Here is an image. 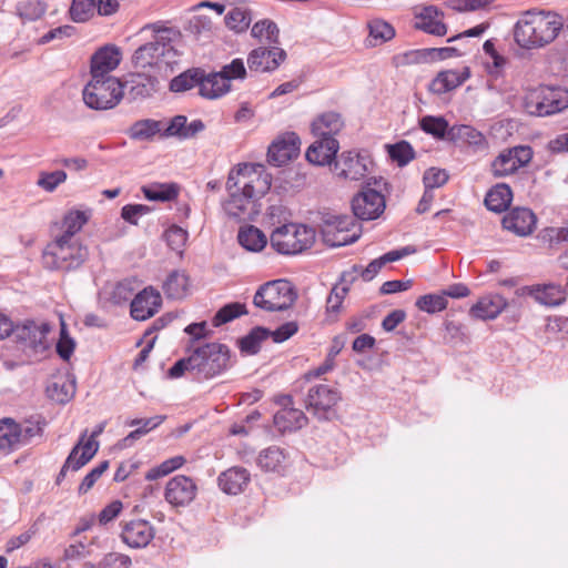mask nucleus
<instances>
[{
    "mask_svg": "<svg viewBox=\"0 0 568 568\" xmlns=\"http://www.w3.org/2000/svg\"><path fill=\"white\" fill-rule=\"evenodd\" d=\"M342 400L339 389L329 384L312 386L305 398V407L318 419H328L336 405Z\"/></svg>",
    "mask_w": 568,
    "mask_h": 568,
    "instance_id": "obj_13",
    "label": "nucleus"
},
{
    "mask_svg": "<svg viewBox=\"0 0 568 568\" xmlns=\"http://www.w3.org/2000/svg\"><path fill=\"white\" fill-rule=\"evenodd\" d=\"M415 27L427 33L434 36H445L447 32L446 26L442 21V13L436 7H424L415 14Z\"/></svg>",
    "mask_w": 568,
    "mask_h": 568,
    "instance_id": "obj_30",
    "label": "nucleus"
},
{
    "mask_svg": "<svg viewBox=\"0 0 568 568\" xmlns=\"http://www.w3.org/2000/svg\"><path fill=\"white\" fill-rule=\"evenodd\" d=\"M90 217L91 210H70L63 217L62 234L60 236L75 239L74 235L82 230Z\"/></svg>",
    "mask_w": 568,
    "mask_h": 568,
    "instance_id": "obj_36",
    "label": "nucleus"
},
{
    "mask_svg": "<svg viewBox=\"0 0 568 568\" xmlns=\"http://www.w3.org/2000/svg\"><path fill=\"white\" fill-rule=\"evenodd\" d=\"M200 94L210 100L219 99L231 90V83L221 72L205 74L202 70Z\"/></svg>",
    "mask_w": 568,
    "mask_h": 568,
    "instance_id": "obj_32",
    "label": "nucleus"
},
{
    "mask_svg": "<svg viewBox=\"0 0 568 568\" xmlns=\"http://www.w3.org/2000/svg\"><path fill=\"white\" fill-rule=\"evenodd\" d=\"M158 80L155 77L144 73L131 74L130 78L122 83L123 91L126 90L128 95L132 100L144 99L150 97L158 89Z\"/></svg>",
    "mask_w": 568,
    "mask_h": 568,
    "instance_id": "obj_28",
    "label": "nucleus"
},
{
    "mask_svg": "<svg viewBox=\"0 0 568 568\" xmlns=\"http://www.w3.org/2000/svg\"><path fill=\"white\" fill-rule=\"evenodd\" d=\"M372 161L365 153L357 151H344L336 154L332 171L337 179L345 181H358L366 176Z\"/></svg>",
    "mask_w": 568,
    "mask_h": 568,
    "instance_id": "obj_14",
    "label": "nucleus"
},
{
    "mask_svg": "<svg viewBox=\"0 0 568 568\" xmlns=\"http://www.w3.org/2000/svg\"><path fill=\"white\" fill-rule=\"evenodd\" d=\"M257 465L264 471L281 474L287 466V455L281 447L271 446L258 454Z\"/></svg>",
    "mask_w": 568,
    "mask_h": 568,
    "instance_id": "obj_33",
    "label": "nucleus"
},
{
    "mask_svg": "<svg viewBox=\"0 0 568 568\" xmlns=\"http://www.w3.org/2000/svg\"><path fill=\"white\" fill-rule=\"evenodd\" d=\"M75 342L69 335L65 323L61 321L60 338L57 343V352L61 358L68 361L73 354Z\"/></svg>",
    "mask_w": 568,
    "mask_h": 568,
    "instance_id": "obj_57",
    "label": "nucleus"
},
{
    "mask_svg": "<svg viewBox=\"0 0 568 568\" xmlns=\"http://www.w3.org/2000/svg\"><path fill=\"white\" fill-rule=\"evenodd\" d=\"M197 486L194 480L185 475H176L165 485L164 498L174 507H185L196 497Z\"/></svg>",
    "mask_w": 568,
    "mask_h": 568,
    "instance_id": "obj_17",
    "label": "nucleus"
},
{
    "mask_svg": "<svg viewBox=\"0 0 568 568\" xmlns=\"http://www.w3.org/2000/svg\"><path fill=\"white\" fill-rule=\"evenodd\" d=\"M270 336V331L264 327H255L250 334L240 341L241 351L246 354H256L261 343Z\"/></svg>",
    "mask_w": 568,
    "mask_h": 568,
    "instance_id": "obj_47",
    "label": "nucleus"
},
{
    "mask_svg": "<svg viewBox=\"0 0 568 568\" xmlns=\"http://www.w3.org/2000/svg\"><path fill=\"white\" fill-rule=\"evenodd\" d=\"M150 212V207L143 204H128L121 210V216L130 224L136 225L139 217Z\"/></svg>",
    "mask_w": 568,
    "mask_h": 568,
    "instance_id": "obj_63",
    "label": "nucleus"
},
{
    "mask_svg": "<svg viewBox=\"0 0 568 568\" xmlns=\"http://www.w3.org/2000/svg\"><path fill=\"white\" fill-rule=\"evenodd\" d=\"M155 529L145 519H133L124 523L121 538L130 548H145L154 538Z\"/></svg>",
    "mask_w": 568,
    "mask_h": 568,
    "instance_id": "obj_19",
    "label": "nucleus"
},
{
    "mask_svg": "<svg viewBox=\"0 0 568 568\" xmlns=\"http://www.w3.org/2000/svg\"><path fill=\"white\" fill-rule=\"evenodd\" d=\"M356 216L339 214L324 219L322 234L329 246H344L354 243L361 236V225Z\"/></svg>",
    "mask_w": 568,
    "mask_h": 568,
    "instance_id": "obj_11",
    "label": "nucleus"
},
{
    "mask_svg": "<svg viewBox=\"0 0 568 568\" xmlns=\"http://www.w3.org/2000/svg\"><path fill=\"white\" fill-rule=\"evenodd\" d=\"M193 372L203 378H212L229 366L230 351L225 345L210 343L194 348L191 354Z\"/></svg>",
    "mask_w": 568,
    "mask_h": 568,
    "instance_id": "obj_8",
    "label": "nucleus"
},
{
    "mask_svg": "<svg viewBox=\"0 0 568 568\" xmlns=\"http://www.w3.org/2000/svg\"><path fill=\"white\" fill-rule=\"evenodd\" d=\"M131 558L120 552H109L100 561V568H130Z\"/></svg>",
    "mask_w": 568,
    "mask_h": 568,
    "instance_id": "obj_62",
    "label": "nucleus"
},
{
    "mask_svg": "<svg viewBox=\"0 0 568 568\" xmlns=\"http://www.w3.org/2000/svg\"><path fill=\"white\" fill-rule=\"evenodd\" d=\"M237 240L245 250L251 252H260L267 244L266 235L253 225L241 229Z\"/></svg>",
    "mask_w": 568,
    "mask_h": 568,
    "instance_id": "obj_40",
    "label": "nucleus"
},
{
    "mask_svg": "<svg viewBox=\"0 0 568 568\" xmlns=\"http://www.w3.org/2000/svg\"><path fill=\"white\" fill-rule=\"evenodd\" d=\"M508 307L507 300L498 294L490 293L481 296L469 310V315L481 321L495 320Z\"/></svg>",
    "mask_w": 568,
    "mask_h": 568,
    "instance_id": "obj_23",
    "label": "nucleus"
},
{
    "mask_svg": "<svg viewBox=\"0 0 568 568\" xmlns=\"http://www.w3.org/2000/svg\"><path fill=\"white\" fill-rule=\"evenodd\" d=\"M419 125L423 131L437 139H443L448 130V122L443 116L426 115L420 119Z\"/></svg>",
    "mask_w": 568,
    "mask_h": 568,
    "instance_id": "obj_52",
    "label": "nucleus"
},
{
    "mask_svg": "<svg viewBox=\"0 0 568 568\" xmlns=\"http://www.w3.org/2000/svg\"><path fill=\"white\" fill-rule=\"evenodd\" d=\"M511 200L510 187L507 184H497L487 193L485 204L489 211L500 213L509 206Z\"/></svg>",
    "mask_w": 568,
    "mask_h": 568,
    "instance_id": "obj_37",
    "label": "nucleus"
},
{
    "mask_svg": "<svg viewBox=\"0 0 568 568\" xmlns=\"http://www.w3.org/2000/svg\"><path fill=\"white\" fill-rule=\"evenodd\" d=\"M162 297L153 287H145L131 301V315L136 321L152 317L161 307Z\"/></svg>",
    "mask_w": 568,
    "mask_h": 568,
    "instance_id": "obj_22",
    "label": "nucleus"
},
{
    "mask_svg": "<svg viewBox=\"0 0 568 568\" xmlns=\"http://www.w3.org/2000/svg\"><path fill=\"white\" fill-rule=\"evenodd\" d=\"M189 277L184 272L173 271L163 283L164 294L172 300H181L186 296Z\"/></svg>",
    "mask_w": 568,
    "mask_h": 568,
    "instance_id": "obj_39",
    "label": "nucleus"
},
{
    "mask_svg": "<svg viewBox=\"0 0 568 568\" xmlns=\"http://www.w3.org/2000/svg\"><path fill=\"white\" fill-rule=\"evenodd\" d=\"M161 131V122L155 120H140L130 128V136L134 140H149Z\"/></svg>",
    "mask_w": 568,
    "mask_h": 568,
    "instance_id": "obj_45",
    "label": "nucleus"
},
{
    "mask_svg": "<svg viewBox=\"0 0 568 568\" xmlns=\"http://www.w3.org/2000/svg\"><path fill=\"white\" fill-rule=\"evenodd\" d=\"M88 257V250L77 239L58 236L48 244L42 260L49 270L69 271L79 267Z\"/></svg>",
    "mask_w": 568,
    "mask_h": 568,
    "instance_id": "obj_3",
    "label": "nucleus"
},
{
    "mask_svg": "<svg viewBox=\"0 0 568 568\" xmlns=\"http://www.w3.org/2000/svg\"><path fill=\"white\" fill-rule=\"evenodd\" d=\"M84 104L92 110H109L123 98V84L118 78L91 77L82 91Z\"/></svg>",
    "mask_w": 568,
    "mask_h": 568,
    "instance_id": "obj_6",
    "label": "nucleus"
},
{
    "mask_svg": "<svg viewBox=\"0 0 568 568\" xmlns=\"http://www.w3.org/2000/svg\"><path fill=\"white\" fill-rule=\"evenodd\" d=\"M142 192L150 201L166 202L175 199L179 190L174 184H151L143 186Z\"/></svg>",
    "mask_w": 568,
    "mask_h": 568,
    "instance_id": "obj_43",
    "label": "nucleus"
},
{
    "mask_svg": "<svg viewBox=\"0 0 568 568\" xmlns=\"http://www.w3.org/2000/svg\"><path fill=\"white\" fill-rule=\"evenodd\" d=\"M105 427V423H101L97 425L95 429L88 436V430L85 429L78 444L70 452L64 465L61 468V471L58 476V483L61 477L65 476V473L71 469L73 471L79 470L85 464H88L97 454L99 449V442L97 437L100 436Z\"/></svg>",
    "mask_w": 568,
    "mask_h": 568,
    "instance_id": "obj_12",
    "label": "nucleus"
},
{
    "mask_svg": "<svg viewBox=\"0 0 568 568\" xmlns=\"http://www.w3.org/2000/svg\"><path fill=\"white\" fill-rule=\"evenodd\" d=\"M535 291V301L545 306H558L566 301L565 290L560 285H536Z\"/></svg>",
    "mask_w": 568,
    "mask_h": 568,
    "instance_id": "obj_38",
    "label": "nucleus"
},
{
    "mask_svg": "<svg viewBox=\"0 0 568 568\" xmlns=\"http://www.w3.org/2000/svg\"><path fill=\"white\" fill-rule=\"evenodd\" d=\"M75 378L69 373L58 374L51 378L47 386L48 396L59 403L70 402L75 394Z\"/></svg>",
    "mask_w": 568,
    "mask_h": 568,
    "instance_id": "obj_27",
    "label": "nucleus"
},
{
    "mask_svg": "<svg viewBox=\"0 0 568 568\" xmlns=\"http://www.w3.org/2000/svg\"><path fill=\"white\" fill-rule=\"evenodd\" d=\"M122 59V53L116 45L106 44L100 48L91 58V77L113 78L110 73L116 69Z\"/></svg>",
    "mask_w": 568,
    "mask_h": 568,
    "instance_id": "obj_21",
    "label": "nucleus"
},
{
    "mask_svg": "<svg viewBox=\"0 0 568 568\" xmlns=\"http://www.w3.org/2000/svg\"><path fill=\"white\" fill-rule=\"evenodd\" d=\"M45 420L40 415H34L17 423L12 418L0 420V449L16 450L41 436Z\"/></svg>",
    "mask_w": 568,
    "mask_h": 568,
    "instance_id": "obj_4",
    "label": "nucleus"
},
{
    "mask_svg": "<svg viewBox=\"0 0 568 568\" xmlns=\"http://www.w3.org/2000/svg\"><path fill=\"white\" fill-rule=\"evenodd\" d=\"M49 328L47 324H37L34 322H26L24 324L17 326L13 331L17 338L27 343L31 347L42 345Z\"/></svg>",
    "mask_w": 568,
    "mask_h": 568,
    "instance_id": "obj_35",
    "label": "nucleus"
},
{
    "mask_svg": "<svg viewBox=\"0 0 568 568\" xmlns=\"http://www.w3.org/2000/svg\"><path fill=\"white\" fill-rule=\"evenodd\" d=\"M250 479V473L245 468L231 467L220 474L217 483L225 494L237 495L248 485Z\"/></svg>",
    "mask_w": 568,
    "mask_h": 568,
    "instance_id": "obj_29",
    "label": "nucleus"
},
{
    "mask_svg": "<svg viewBox=\"0 0 568 568\" xmlns=\"http://www.w3.org/2000/svg\"><path fill=\"white\" fill-rule=\"evenodd\" d=\"M285 58V51L278 47H258L250 52L247 64L251 71L270 72L277 69Z\"/></svg>",
    "mask_w": 568,
    "mask_h": 568,
    "instance_id": "obj_20",
    "label": "nucleus"
},
{
    "mask_svg": "<svg viewBox=\"0 0 568 568\" xmlns=\"http://www.w3.org/2000/svg\"><path fill=\"white\" fill-rule=\"evenodd\" d=\"M283 408L274 416V423L281 432H294L307 424V417L297 408L288 407L291 397L283 398Z\"/></svg>",
    "mask_w": 568,
    "mask_h": 568,
    "instance_id": "obj_26",
    "label": "nucleus"
},
{
    "mask_svg": "<svg viewBox=\"0 0 568 568\" xmlns=\"http://www.w3.org/2000/svg\"><path fill=\"white\" fill-rule=\"evenodd\" d=\"M468 77V71L459 72L456 70H446L439 72L430 82L429 90L436 94L446 93L463 84Z\"/></svg>",
    "mask_w": 568,
    "mask_h": 568,
    "instance_id": "obj_34",
    "label": "nucleus"
},
{
    "mask_svg": "<svg viewBox=\"0 0 568 568\" xmlns=\"http://www.w3.org/2000/svg\"><path fill=\"white\" fill-rule=\"evenodd\" d=\"M448 180V174L445 170L430 168L423 176L424 185L426 190H433L444 185Z\"/></svg>",
    "mask_w": 568,
    "mask_h": 568,
    "instance_id": "obj_60",
    "label": "nucleus"
},
{
    "mask_svg": "<svg viewBox=\"0 0 568 568\" xmlns=\"http://www.w3.org/2000/svg\"><path fill=\"white\" fill-rule=\"evenodd\" d=\"M301 141L294 132H288L276 139L268 148L267 161L274 166H282L297 156Z\"/></svg>",
    "mask_w": 568,
    "mask_h": 568,
    "instance_id": "obj_18",
    "label": "nucleus"
},
{
    "mask_svg": "<svg viewBox=\"0 0 568 568\" xmlns=\"http://www.w3.org/2000/svg\"><path fill=\"white\" fill-rule=\"evenodd\" d=\"M272 176L261 164H239L229 173V197L223 204L227 216L237 221L252 220L258 214L257 202L271 189Z\"/></svg>",
    "mask_w": 568,
    "mask_h": 568,
    "instance_id": "obj_1",
    "label": "nucleus"
},
{
    "mask_svg": "<svg viewBox=\"0 0 568 568\" xmlns=\"http://www.w3.org/2000/svg\"><path fill=\"white\" fill-rule=\"evenodd\" d=\"M186 459L182 455H178L174 457H171L164 462H162L160 465L149 469L145 474L146 480H156L161 477H164L172 471L181 468L185 464Z\"/></svg>",
    "mask_w": 568,
    "mask_h": 568,
    "instance_id": "obj_44",
    "label": "nucleus"
},
{
    "mask_svg": "<svg viewBox=\"0 0 568 568\" xmlns=\"http://www.w3.org/2000/svg\"><path fill=\"white\" fill-rule=\"evenodd\" d=\"M565 26L564 18L555 11L529 10L514 26V40L523 49H541L552 43Z\"/></svg>",
    "mask_w": 568,
    "mask_h": 568,
    "instance_id": "obj_2",
    "label": "nucleus"
},
{
    "mask_svg": "<svg viewBox=\"0 0 568 568\" xmlns=\"http://www.w3.org/2000/svg\"><path fill=\"white\" fill-rule=\"evenodd\" d=\"M568 108V89L561 87H539L526 99L530 114L547 116Z\"/></svg>",
    "mask_w": 568,
    "mask_h": 568,
    "instance_id": "obj_10",
    "label": "nucleus"
},
{
    "mask_svg": "<svg viewBox=\"0 0 568 568\" xmlns=\"http://www.w3.org/2000/svg\"><path fill=\"white\" fill-rule=\"evenodd\" d=\"M67 180V173L62 170L53 172H41L37 185L47 192H53Z\"/></svg>",
    "mask_w": 568,
    "mask_h": 568,
    "instance_id": "obj_55",
    "label": "nucleus"
},
{
    "mask_svg": "<svg viewBox=\"0 0 568 568\" xmlns=\"http://www.w3.org/2000/svg\"><path fill=\"white\" fill-rule=\"evenodd\" d=\"M245 305L241 303H231L225 306H223L213 317V325L220 326L222 324H225L236 317H239L242 314H245Z\"/></svg>",
    "mask_w": 568,
    "mask_h": 568,
    "instance_id": "obj_54",
    "label": "nucleus"
},
{
    "mask_svg": "<svg viewBox=\"0 0 568 568\" xmlns=\"http://www.w3.org/2000/svg\"><path fill=\"white\" fill-rule=\"evenodd\" d=\"M231 83V80L244 79L246 69L242 59H234L231 63L224 65L220 71Z\"/></svg>",
    "mask_w": 568,
    "mask_h": 568,
    "instance_id": "obj_64",
    "label": "nucleus"
},
{
    "mask_svg": "<svg viewBox=\"0 0 568 568\" xmlns=\"http://www.w3.org/2000/svg\"><path fill=\"white\" fill-rule=\"evenodd\" d=\"M416 306L420 311L433 314L447 307V298L444 294H427L416 301Z\"/></svg>",
    "mask_w": 568,
    "mask_h": 568,
    "instance_id": "obj_53",
    "label": "nucleus"
},
{
    "mask_svg": "<svg viewBox=\"0 0 568 568\" xmlns=\"http://www.w3.org/2000/svg\"><path fill=\"white\" fill-rule=\"evenodd\" d=\"M45 4L40 0H24L18 3L17 12L23 20L34 21L45 12Z\"/></svg>",
    "mask_w": 568,
    "mask_h": 568,
    "instance_id": "obj_50",
    "label": "nucleus"
},
{
    "mask_svg": "<svg viewBox=\"0 0 568 568\" xmlns=\"http://www.w3.org/2000/svg\"><path fill=\"white\" fill-rule=\"evenodd\" d=\"M296 300L293 285L286 280H274L258 287L253 304L266 312H277L290 308Z\"/></svg>",
    "mask_w": 568,
    "mask_h": 568,
    "instance_id": "obj_7",
    "label": "nucleus"
},
{
    "mask_svg": "<svg viewBox=\"0 0 568 568\" xmlns=\"http://www.w3.org/2000/svg\"><path fill=\"white\" fill-rule=\"evenodd\" d=\"M369 28V37L372 40H374V44L384 43L395 36V30L392 24L388 22L381 20V19H374L368 24Z\"/></svg>",
    "mask_w": 568,
    "mask_h": 568,
    "instance_id": "obj_49",
    "label": "nucleus"
},
{
    "mask_svg": "<svg viewBox=\"0 0 568 568\" xmlns=\"http://www.w3.org/2000/svg\"><path fill=\"white\" fill-rule=\"evenodd\" d=\"M271 246L278 253L294 255L310 248L315 242V230L304 224L288 223L275 229Z\"/></svg>",
    "mask_w": 568,
    "mask_h": 568,
    "instance_id": "obj_5",
    "label": "nucleus"
},
{
    "mask_svg": "<svg viewBox=\"0 0 568 568\" xmlns=\"http://www.w3.org/2000/svg\"><path fill=\"white\" fill-rule=\"evenodd\" d=\"M278 28L271 20L256 22L251 30V34L260 40H266L270 43H276L278 40Z\"/></svg>",
    "mask_w": 568,
    "mask_h": 568,
    "instance_id": "obj_51",
    "label": "nucleus"
},
{
    "mask_svg": "<svg viewBox=\"0 0 568 568\" xmlns=\"http://www.w3.org/2000/svg\"><path fill=\"white\" fill-rule=\"evenodd\" d=\"M339 149L336 139L316 138L306 151V159L310 163L324 166L332 164Z\"/></svg>",
    "mask_w": 568,
    "mask_h": 568,
    "instance_id": "obj_25",
    "label": "nucleus"
},
{
    "mask_svg": "<svg viewBox=\"0 0 568 568\" xmlns=\"http://www.w3.org/2000/svg\"><path fill=\"white\" fill-rule=\"evenodd\" d=\"M164 40L165 37H161V40L156 39L138 48L132 57L134 67L140 69L153 68L161 72L176 63V50Z\"/></svg>",
    "mask_w": 568,
    "mask_h": 568,
    "instance_id": "obj_9",
    "label": "nucleus"
},
{
    "mask_svg": "<svg viewBox=\"0 0 568 568\" xmlns=\"http://www.w3.org/2000/svg\"><path fill=\"white\" fill-rule=\"evenodd\" d=\"M164 236L168 245L181 254L187 240V232L180 226L173 225L166 230Z\"/></svg>",
    "mask_w": 568,
    "mask_h": 568,
    "instance_id": "obj_58",
    "label": "nucleus"
},
{
    "mask_svg": "<svg viewBox=\"0 0 568 568\" xmlns=\"http://www.w3.org/2000/svg\"><path fill=\"white\" fill-rule=\"evenodd\" d=\"M70 18L73 22L82 23L89 21L95 13L94 0H72Z\"/></svg>",
    "mask_w": 568,
    "mask_h": 568,
    "instance_id": "obj_46",
    "label": "nucleus"
},
{
    "mask_svg": "<svg viewBox=\"0 0 568 568\" xmlns=\"http://www.w3.org/2000/svg\"><path fill=\"white\" fill-rule=\"evenodd\" d=\"M109 468V462L104 460L95 466L90 473L85 475L82 483L79 486V493L85 494L88 493L95 481L102 476V474Z\"/></svg>",
    "mask_w": 568,
    "mask_h": 568,
    "instance_id": "obj_61",
    "label": "nucleus"
},
{
    "mask_svg": "<svg viewBox=\"0 0 568 568\" xmlns=\"http://www.w3.org/2000/svg\"><path fill=\"white\" fill-rule=\"evenodd\" d=\"M453 139H459L469 145L483 148L486 145V139L481 132L469 125L453 126L449 131Z\"/></svg>",
    "mask_w": 568,
    "mask_h": 568,
    "instance_id": "obj_42",
    "label": "nucleus"
},
{
    "mask_svg": "<svg viewBox=\"0 0 568 568\" xmlns=\"http://www.w3.org/2000/svg\"><path fill=\"white\" fill-rule=\"evenodd\" d=\"M388 153L392 160L400 166L406 165L414 158V150L406 141L390 145Z\"/></svg>",
    "mask_w": 568,
    "mask_h": 568,
    "instance_id": "obj_56",
    "label": "nucleus"
},
{
    "mask_svg": "<svg viewBox=\"0 0 568 568\" xmlns=\"http://www.w3.org/2000/svg\"><path fill=\"white\" fill-rule=\"evenodd\" d=\"M536 216L526 207H515L503 217L504 229L518 236L529 235L535 227Z\"/></svg>",
    "mask_w": 568,
    "mask_h": 568,
    "instance_id": "obj_24",
    "label": "nucleus"
},
{
    "mask_svg": "<svg viewBox=\"0 0 568 568\" xmlns=\"http://www.w3.org/2000/svg\"><path fill=\"white\" fill-rule=\"evenodd\" d=\"M386 207L385 197L373 189H364L353 197L352 210L354 215L363 221L378 219Z\"/></svg>",
    "mask_w": 568,
    "mask_h": 568,
    "instance_id": "obj_16",
    "label": "nucleus"
},
{
    "mask_svg": "<svg viewBox=\"0 0 568 568\" xmlns=\"http://www.w3.org/2000/svg\"><path fill=\"white\" fill-rule=\"evenodd\" d=\"M532 152L529 146H515L504 150L491 163L495 178H504L515 173L519 168L530 162Z\"/></svg>",
    "mask_w": 568,
    "mask_h": 568,
    "instance_id": "obj_15",
    "label": "nucleus"
},
{
    "mask_svg": "<svg viewBox=\"0 0 568 568\" xmlns=\"http://www.w3.org/2000/svg\"><path fill=\"white\" fill-rule=\"evenodd\" d=\"M201 77V69H189L171 80L170 90L173 92H185L196 85L200 88Z\"/></svg>",
    "mask_w": 568,
    "mask_h": 568,
    "instance_id": "obj_41",
    "label": "nucleus"
},
{
    "mask_svg": "<svg viewBox=\"0 0 568 568\" xmlns=\"http://www.w3.org/2000/svg\"><path fill=\"white\" fill-rule=\"evenodd\" d=\"M348 294L347 287H342L335 284L326 301V311L328 315L336 316L341 308L345 296Z\"/></svg>",
    "mask_w": 568,
    "mask_h": 568,
    "instance_id": "obj_59",
    "label": "nucleus"
},
{
    "mask_svg": "<svg viewBox=\"0 0 568 568\" xmlns=\"http://www.w3.org/2000/svg\"><path fill=\"white\" fill-rule=\"evenodd\" d=\"M251 13L244 8H234L225 16V24L235 32L245 31L251 23Z\"/></svg>",
    "mask_w": 568,
    "mask_h": 568,
    "instance_id": "obj_48",
    "label": "nucleus"
},
{
    "mask_svg": "<svg viewBox=\"0 0 568 568\" xmlns=\"http://www.w3.org/2000/svg\"><path fill=\"white\" fill-rule=\"evenodd\" d=\"M344 128V120L337 112H325L312 122V132L316 138L335 139Z\"/></svg>",
    "mask_w": 568,
    "mask_h": 568,
    "instance_id": "obj_31",
    "label": "nucleus"
}]
</instances>
